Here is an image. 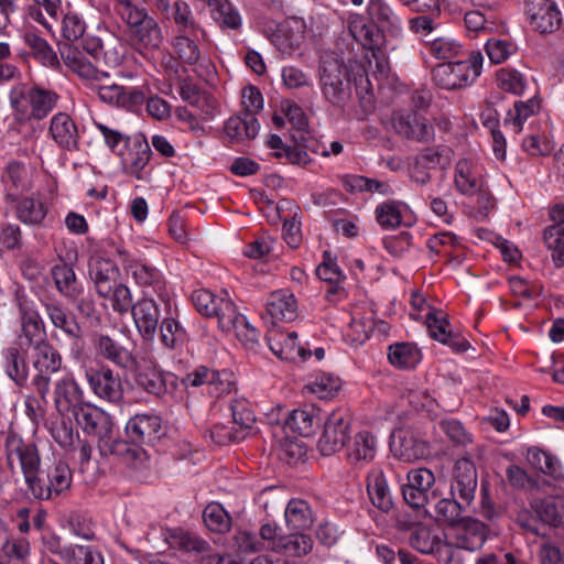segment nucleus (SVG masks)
Segmentation results:
<instances>
[{"mask_svg": "<svg viewBox=\"0 0 564 564\" xmlns=\"http://www.w3.org/2000/svg\"><path fill=\"white\" fill-rule=\"evenodd\" d=\"M131 315L141 337L152 340L161 318L158 303L153 299L144 296L133 304Z\"/></svg>", "mask_w": 564, "mask_h": 564, "instance_id": "bb28decb", "label": "nucleus"}, {"mask_svg": "<svg viewBox=\"0 0 564 564\" xmlns=\"http://www.w3.org/2000/svg\"><path fill=\"white\" fill-rule=\"evenodd\" d=\"M54 404L61 415L73 413L75 416L79 408L87 405L84 401V393L79 384L72 377H64L54 386Z\"/></svg>", "mask_w": 564, "mask_h": 564, "instance_id": "5701e85b", "label": "nucleus"}, {"mask_svg": "<svg viewBox=\"0 0 564 564\" xmlns=\"http://www.w3.org/2000/svg\"><path fill=\"white\" fill-rule=\"evenodd\" d=\"M318 410L314 405H307L294 410L286 420V426L301 436H311L319 423Z\"/></svg>", "mask_w": 564, "mask_h": 564, "instance_id": "37998d69", "label": "nucleus"}, {"mask_svg": "<svg viewBox=\"0 0 564 564\" xmlns=\"http://www.w3.org/2000/svg\"><path fill=\"white\" fill-rule=\"evenodd\" d=\"M214 19L221 28L238 30L241 26V17L228 0H214Z\"/></svg>", "mask_w": 564, "mask_h": 564, "instance_id": "338daca9", "label": "nucleus"}, {"mask_svg": "<svg viewBox=\"0 0 564 564\" xmlns=\"http://www.w3.org/2000/svg\"><path fill=\"white\" fill-rule=\"evenodd\" d=\"M127 31L132 46L138 50L156 51L164 42L159 22L150 14L127 26Z\"/></svg>", "mask_w": 564, "mask_h": 564, "instance_id": "6ab92c4d", "label": "nucleus"}, {"mask_svg": "<svg viewBox=\"0 0 564 564\" xmlns=\"http://www.w3.org/2000/svg\"><path fill=\"white\" fill-rule=\"evenodd\" d=\"M306 32L304 19L291 17L285 19L272 35V43L283 54L291 55L300 47Z\"/></svg>", "mask_w": 564, "mask_h": 564, "instance_id": "a878e982", "label": "nucleus"}, {"mask_svg": "<svg viewBox=\"0 0 564 564\" xmlns=\"http://www.w3.org/2000/svg\"><path fill=\"white\" fill-rule=\"evenodd\" d=\"M470 505H463L462 499L457 497L441 499L435 505V513L440 522L448 525L463 524L460 533H473L474 541L471 543H462V546L473 551L481 546L485 541L484 525L476 520L465 518L463 513Z\"/></svg>", "mask_w": 564, "mask_h": 564, "instance_id": "423d86ee", "label": "nucleus"}, {"mask_svg": "<svg viewBox=\"0 0 564 564\" xmlns=\"http://www.w3.org/2000/svg\"><path fill=\"white\" fill-rule=\"evenodd\" d=\"M267 312L274 319L291 322L297 316V302L289 290H278L269 295Z\"/></svg>", "mask_w": 564, "mask_h": 564, "instance_id": "58836bf2", "label": "nucleus"}, {"mask_svg": "<svg viewBox=\"0 0 564 564\" xmlns=\"http://www.w3.org/2000/svg\"><path fill=\"white\" fill-rule=\"evenodd\" d=\"M410 544L423 554L441 553L444 547L442 539L426 527H419L411 533Z\"/></svg>", "mask_w": 564, "mask_h": 564, "instance_id": "5fc2aeb1", "label": "nucleus"}, {"mask_svg": "<svg viewBox=\"0 0 564 564\" xmlns=\"http://www.w3.org/2000/svg\"><path fill=\"white\" fill-rule=\"evenodd\" d=\"M478 485L475 464L466 457L458 459L453 468L451 495L462 499L463 505H471Z\"/></svg>", "mask_w": 564, "mask_h": 564, "instance_id": "dca6fc26", "label": "nucleus"}, {"mask_svg": "<svg viewBox=\"0 0 564 564\" xmlns=\"http://www.w3.org/2000/svg\"><path fill=\"white\" fill-rule=\"evenodd\" d=\"M285 521L291 531H305L314 522L310 505L302 499H292L285 508Z\"/></svg>", "mask_w": 564, "mask_h": 564, "instance_id": "a18cd8bd", "label": "nucleus"}, {"mask_svg": "<svg viewBox=\"0 0 564 564\" xmlns=\"http://www.w3.org/2000/svg\"><path fill=\"white\" fill-rule=\"evenodd\" d=\"M319 84L323 96L334 107L344 108L351 98L349 68L336 57H327L322 62Z\"/></svg>", "mask_w": 564, "mask_h": 564, "instance_id": "39448f33", "label": "nucleus"}, {"mask_svg": "<svg viewBox=\"0 0 564 564\" xmlns=\"http://www.w3.org/2000/svg\"><path fill=\"white\" fill-rule=\"evenodd\" d=\"M115 11L126 26L138 23L150 14L145 7V0H115Z\"/></svg>", "mask_w": 564, "mask_h": 564, "instance_id": "e2e57ef3", "label": "nucleus"}, {"mask_svg": "<svg viewBox=\"0 0 564 564\" xmlns=\"http://www.w3.org/2000/svg\"><path fill=\"white\" fill-rule=\"evenodd\" d=\"M213 317L217 318L223 332H231L238 324L245 322V316L237 312L234 302L225 297L218 299Z\"/></svg>", "mask_w": 564, "mask_h": 564, "instance_id": "4d7b16f0", "label": "nucleus"}, {"mask_svg": "<svg viewBox=\"0 0 564 564\" xmlns=\"http://www.w3.org/2000/svg\"><path fill=\"white\" fill-rule=\"evenodd\" d=\"M14 204V214L17 218L25 225H41L47 215V205L40 196H20Z\"/></svg>", "mask_w": 564, "mask_h": 564, "instance_id": "4c0bfd02", "label": "nucleus"}, {"mask_svg": "<svg viewBox=\"0 0 564 564\" xmlns=\"http://www.w3.org/2000/svg\"><path fill=\"white\" fill-rule=\"evenodd\" d=\"M480 52H468L463 59L437 64L432 69L434 84L445 90L462 89L471 85L482 68Z\"/></svg>", "mask_w": 564, "mask_h": 564, "instance_id": "20e7f679", "label": "nucleus"}, {"mask_svg": "<svg viewBox=\"0 0 564 564\" xmlns=\"http://www.w3.org/2000/svg\"><path fill=\"white\" fill-rule=\"evenodd\" d=\"M367 13L371 23L380 32L395 33L401 29V21L384 0H369Z\"/></svg>", "mask_w": 564, "mask_h": 564, "instance_id": "ea45409f", "label": "nucleus"}, {"mask_svg": "<svg viewBox=\"0 0 564 564\" xmlns=\"http://www.w3.org/2000/svg\"><path fill=\"white\" fill-rule=\"evenodd\" d=\"M435 476L427 468H413L406 474V484L402 485L404 501L413 509L425 507L434 498Z\"/></svg>", "mask_w": 564, "mask_h": 564, "instance_id": "f8f14e48", "label": "nucleus"}, {"mask_svg": "<svg viewBox=\"0 0 564 564\" xmlns=\"http://www.w3.org/2000/svg\"><path fill=\"white\" fill-rule=\"evenodd\" d=\"M391 452L404 462H414L429 455V445L419 438L412 431L398 430L392 433L390 441Z\"/></svg>", "mask_w": 564, "mask_h": 564, "instance_id": "393cba45", "label": "nucleus"}, {"mask_svg": "<svg viewBox=\"0 0 564 564\" xmlns=\"http://www.w3.org/2000/svg\"><path fill=\"white\" fill-rule=\"evenodd\" d=\"M367 494L373 507L388 513L394 506L388 478L381 468L373 467L367 475Z\"/></svg>", "mask_w": 564, "mask_h": 564, "instance_id": "7c9ffc66", "label": "nucleus"}, {"mask_svg": "<svg viewBox=\"0 0 564 564\" xmlns=\"http://www.w3.org/2000/svg\"><path fill=\"white\" fill-rule=\"evenodd\" d=\"M127 149V153L120 154L123 171L137 180H142V172L152 155L150 144L142 134H139L132 139Z\"/></svg>", "mask_w": 564, "mask_h": 564, "instance_id": "cd10ccee", "label": "nucleus"}, {"mask_svg": "<svg viewBox=\"0 0 564 564\" xmlns=\"http://www.w3.org/2000/svg\"><path fill=\"white\" fill-rule=\"evenodd\" d=\"M540 108V105L534 99L528 101H517L513 110H509L506 118L505 124L510 126L516 133L522 130L523 122L534 115Z\"/></svg>", "mask_w": 564, "mask_h": 564, "instance_id": "0e129e2a", "label": "nucleus"}, {"mask_svg": "<svg viewBox=\"0 0 564 564\" xmlns=\"http://www.w3.org/2000/svg\"><path fill=\"white\" fill-rule=\"evenodd\" d=\"M270 350L282 360L296 361L305 360L312 352L297 343V334L295 332L282 333L275 332L268 336Z\"/></svg>", "mask_w": 564, "mask_h": 564, "instance_id": "2f4dec72", "label": "nucleus"}, {"mask_svg": "<svg viewBox=\"0 0 564 564\" xmlns=\"http://www.w3.org/2000/svg\"><path fill=\"white\" fill-rule=\"evenodd\" d=\"M23 39L32 54L43 65L53 67L58 64L55 52L44 39L31 31L25 32Z\"/></svg>", "mask_w": 564, "mask_h": 564, "instance_id": "680f3d73", "label": "nucleus"}, {"mask_svg": "<svg viewBox=\"0 0 564 564\" xmlns=\"http://www.w3.org/2000/svg\"><path fill=\"white\" fill-rule=\"evenodd\" d=\"M187 333L174 317H164L160 325L161 343L169 349H174L185 343Z\"/></svg>", "mask_w": 564, "mask_h": 564, "instance_id": "bf43d9fd", "label": "nucleus"}, {"mask_svg": "<svg viewBox=\"0 0 564 564\" xmlns=\"http://www.w3.org/2000/svg\"><path fill=\"white\" fill-rule=\"evenodd\" d=\"M26 492L36 500H51L67 491L73 482L68 464L55 459L52 464L39 467L25 479Z\"/></svg>", "mask_w": 564, "mask_h": 564, "instance_id": "f03ea898", "label": "nucleus"}, {"mask_svg": "<svg viewBox=\"0 0 564 564\" xmlns=\"http://www.w3.org/2000/svg\"><path fill=\"white\" fill-rule=\"evenodd\" d=\"M4 453L8 467L20 469L24 479L41 464V454L34 440L24 438L10 430L4 438Z\"/></svg>", "mask_w": 564, "mask_h": 564, "instance_id": "0eeeda50", "label": "nucleus"}, {"mask_svg": "<svg viewBox=\"0 0 564 564\" xmlns=\"http://www.w3.org/2000/svg\"><path fill=\"white\" fill-rule=\"evenodd\" d=\"M9 99L15 120L23 123L45 118L56 106L58 96L43 88L18 85L11 89Z\"/></svg>", "mask_w": 564, "mask_h": 564, "instance_id": "7ed1b4c3", "label": "nucleus"}, {"mask_svg": "<svg viewBox=\"0 0 564 564\" xmlns=\"http://www.w3.org/2000/svg\"><path fill=\"white\" fill-rule=\"evenodd\" d=\"M95 350L98 357L122 369H130L135 364L132 352L108 335L97 336L95 339Z\"/></svg>", "mask_w": 564, "mask_h": 564, "instance_id": "72a5a7b5", "label": "nucleus"}, {"mask_svg": "<svg viewBox=\"0 0 564 564\" xmlns=\"http://www.w3.org/2000/svg\"><path fill=\"white\" fill-rule=\"evenodd\" d=\"M454 184L456 189L467 196L478 194L485 200L484 207H492L489 197L482 192L484 178L481 169L469 159H460L455 165Z\"/></svg>", "mask_w": 564, "mask_h": 564, "instance_id": "4468645a", "label": "nucleus"}, {"mask_svg": "<svg viewBox=\"0 0 564 564\" xmlns=\"http://www.w3.org/2000/svg\"><path fill=\"white\" fill-rule=\"evenodd\" d=\"M161 419L155 414L140 413L126 424V434L133 444H150L159 437Z\"/></svg>", "mask_w": 564, "mask_h": 564, "instance_id": "c85d7f7f", "label": "nucleus"}, {"mask_svg": "<svg viewBox=\"0 0 564 564\" xmlns=\"http://www.w3.org/2000/svg\"><path fill=\"white\" fill-rule=\"evenodd\" d=\"M19 310L21 314V334L14 344L25 349H33L47 341V334L40 314L26 307L23 303H19Z\"/></svg>", "mask_w": 564, "mask_h": 564, "instance_id": "4be33fe9", "label": "nucleus"}, {"mask_svg": "<svg viewBox=\"0 0 564 564\" xmlns=\"http://www.w3.org/2000/svg\"><path fill=\"white\" fill-rule=\"evenodd\" d=\"M140 444H129L126 441L115 440L113 435L106 443L98 445L102 455H116L121 457L126 463L133 464L142 460L145 452L139 446Z\"/></svg>", "mask_w": 564, "mask_h": 564, "instance_id": "8fccbe9b", "label": "nucleus"}, {"mask_svg": "<svg viewBox=\"0 0 564 564\" xmlns=\"http://www.w3.org/2000/svg\"><path fill=\"white\" fill-rule=\"evenodd\" d=\"M350 424L351 416L345 409L335 410L328 415L317 445L322 455H334L347 445Z\"/></svg>", "mask_w": 564, "mask_h": 564, "instance_id": "9d476101", "label": "nucleus"}, {"mask_svg": "<svg viewBox=\"0 0 564 564\" xmlns=\"http://www.w3.org/2000/svg\"><path fill=\"white\" fill-rule=\"evenodd\" d=\"M278 547L290 556H304L313 549V540L304 531H293L279 539Z\"/></svg>", "mask_w": 564, "mask_h": 564, "instance_id": "6e6d98bb", "label": "nucleus"}, {"mask_svg": "<svg viewBox=\"0 0 564 564\" xmlns=\"http://www.w3.org/2000/svg\"><path fill=\"white\" fill-rule=\"evenodd\" d=\"M74 417L86 434L98 438V445L108 442L113 435L110 415L90 403L79 408Z\"/></svg>", "mask_w": 564, "mask_h": 564, "instance_id": "2eb2a0df", "label": "nucleus"}, {"mask_svg": "<svg viewBox=\"0 0 564 564\" xmlns=\"http://www.w3.org/2000/svg\"><path fill=\"white\" fill-rule=\"evenodd\" d=\"M349 32L357 42L371 52L368 62L370 67L375 68V73L381 77H387L390 72V64L386 52L382 50L386 41L384 34L375 26L366 25L361 20L352 21L349 24Z\"/></svg>", "mask_w": 564, "mask_h": 564, "instance_id": "1a4fd4ad", "label": "nucleus"}, {"mask_svg": "<svg viewBox=\"0 0 564 564\" xmlns=\"http://www.w3.org/2000/svg\"><path fill=\"white\" fill-rule=\"evenodd\" d=\"M171 17L178 26L180 33H194L195 35H202V39H206V31L195 22L192 10L185 1L174 2Z\"/></svg>", "mask_w": 564, "mask_h": 564, "instance_id": "864d4df0", "label": "nucleus"}, {"mask_svg": "<svg viewBox=\"0 0 564 564\" xmlns=\"http://www.w3.org/2000/svg\"><path fill=\"white\" fill-rule=\"evenodd\" d=\"M203 40L202 35L194 33H180L173 41V48L180 59L188 65L196 64L200 57L198 42Z\"/></svg>", "mask_w": 564, "mask_h": 564, "instance_id": "603ef678", "label": "nucleus"}, {"mask_svg": "<svg viewBox=\"0 0 564 564\" xmlns=\"http://www.w3.org/2000/svg\"><path fill=\"white\" fill-rule=\"evenodd\" d=\"M525 13L531 26L541 34L556 31L562 22L561 12L553 0H525Z\"/></svg>", "mask_w": 564, "mask_h": 564, "instance_id": "f3484780", "label": "nucleus"}, {"mask_svg": "<svg viewBox=\"0 0 564 564\" xmlns=\"http://www.w3.org/2000/svg\"><path fill=\"white\" fill-rule=\"evenodd\" d=\"M426 326L429 334L435 340L449 346L456 352H464L468 349L469 343L457 333H453L447 318L437 312L426 314Z\"/></svg>", "mask_w": 564, "mask_h": 564, "instance_id": "c756f323", "label": "nucleus"}, {"mask_svg": "<svg viewBox=\"0 0 564 564\" xmlns=\"http://www.w3.org/2000/svg\"><path fill=\"white\" fill-rule=\"evenodd\" d=\"M162 538L172 549L198 554L207 553L210 550L208 542L181 528L163 530Z\"/></svg>", "mask_w": 564, "mask_h": 564, "instance_id": "e433bc0d", "label": "nucleus"}, {"mask_svg": "<svg viewBox=\"0 0 564 564\" xmlns=\"http://www.w3.org/2000/svg\"><path fill=\"white\" fill-rule=\"evenodd\" d=\"M28 349L15 344L3 351L6 372L18 386L22 387L28 380L29 368L24 358Z\"/></svg>", "mask_w": 564, "mask_h": 564, "instance_id": "c03bdc74", "label": "nucleus"}, {"mask_svg": "<svg viewBox=\"0 0 564 564\" xmlns=\"http://www.w3.org/2000/svg\"><path fill=\"white\" fill-rule=\"evenodd\" d=\"M134 382L139 389L158 399H162L176 387V378L173 373L152 366L140 368L135 373Z\"/></svg>", "mask_w": 564, "mask_h": 564, "instance_id": "aec40b11", "label": "nucleus"}, {"mask_svg": "<svg viewBox=\"0 0 564 564\" xmlns=\"http://www.w3.org/2000/svg\"><path fill=\"white\" fill-rule=\"evenodd\" d=\"M376 219L381 228L389 230L401 225L402 212L398 202H384L376 208Z\"/></svg>", "mask_w": 564, "mask_h": 564, "instance_id": "774afa93", "label": "nucleus"}, {"mask_svg": "<svg viewBox=\"0 0 564 564\" xmlns=\"http://www.w3.org/2000/svg\"><path fill=\"white\" fill-rule=\"evenodd\" d=\"M421 351L412 344L397 343L389 346V362L398 368H414L421 361Z\"/></svg>", "mask_w": 564, "mask_h": 564, "instance_id": "3c124183", "label": "nucleus"}, {"mask_svg": "<svg viewBox=\"0 0 564 564\" xmlns=\"http://www.w3.org/2000/svg\"><path fill=\"white\" fill-rule=\"evenodd\" d=\"M339 388L340 379L330 373L316 376L313 381L305 386V389L316 394L319 399L333 398Z\"/></svg>", "mask_w": 564, "mask_h": 564, "instance_id": "69168bd1", "label": "nucleus"}, {"mask_svg": "<svg viewBox=\"0 0 564 564\" xmlns=\"http://www.w3.org/2000/svg\"><path fill=\"white\" fill-rule=\"evenodd\" d=\"M118 254L122 257L124 269L139 286L151 288L159 294L164 290L165 280L160 270L143 261L130 258L126 250L118 249Z\"/></svg>", "mask_w": 564, "mask_h": 564, "instance_id": "b1692460", "label": "nucleus"}, {"mask_svg": "<svg viewBox=\"0 0 564 564\" xmlns=\"http://www.w3.org/2000/svg\"><path fill=\"white\" fill-rule=\"evenodd\" d=\"M48 133L61 149L67 151L78 149L79 133L74 120L68 113H55L51 119Z\"/></svg>", "mask_w": 564, "mask_h": 564, "instance_id": "473e14b6", "label": "nucleus"}, {"mask_svg": "<svg viewBox=\"0 0 564 564\" xmlns=\"http://www.w3.org/2000/svg\"><path fill=\"white\" fill-rule=\"evenodd\" d=\"M117 273L118 269L110 260L97 258L90 263L89 276L100 297L110 299L113 286L117 284Z\"/></svg>", "mask_w": 564, "mask_h": 564, "instance_id": "f704fd0d", "label": "nucleus"}, {"mask_svg": "<svg viewBox=\"0 0 564 564\" xmlns=\"http://www.w3.org/2000/svg\"><path fill=\"white\" fill-rule=\"evenodd\" d=\"M51 273L56 290L66 299L74 300L83 293L77 283L75 271L70 265L66 263L55 264Z\"/></svg>", "mask_w": 564, "mask_h": 564, "instance_id": "de8ad7c7", "label": "nucleus"}, {"mask_svg": "<svg viewBox=\"0 0 564 564\" xmlns=\"http://www.w3.org/2000/svg\"><path fill=\"white\" fill-rule=\"evenodd\" d=\"M6 202H17L32 187L31 171L19 161H11L1 173Z\"/></svg>", "mask_w": 564, "mask_h": 564, "instance_id": "412c9836", "label": "nucleus"}, {"mask_svg": "<svg viewBox=\"0 0 564 564\" xmlns=\"http://www.w3.org/2000/svg\"><path fill=\"white\" fill-rule=\"evenodd\" d=\"M181 98L188 105L197 108L207 117H213L216 109V100L206 91L200 90L189 80H183L180 86Z\"/></svg>", "mask_w": 564, "mask_h": 564, "instance_id": "49530a36", "label": "nucleus"}, {"mask_svg": "<svg viewBox=\"0 0 564 564\" xmlns=\"http://www.w3.org/2000/svg\"><path fill=\"white\" fill-rule=\"evenodd\" d=\"M527 460L533 468L554 479H562L564 476L560 460L551 453L539 447H530L528 449Z\"/></svg>", "mask_w": 564, "mask_h": 564, "instance_id": "09e8293b", "label": "nucleus"}, {"mask_svg": "<svg viewBox=\"0 0 564 564\" xmlns=\"http://www.w3.org/2000/svg\"><path fill=\"white\" fill-rule=\"evenodd\" d=\"M543 241L552 251V260L556 267H564V225L555 224L543 231Z\"/></svg>", "mask_w": 564, "mask_h": 564, "instance_id": "13d9d810", "label": "nucleus"}, {"mask_svg": "<svg viewBox=\"0 0 564 564\" xmlns=\"http://www.w3.org/2000/svg\"><path fill=\"white\" fill-rule=\"evenodd\" d=\"M452 161V150L445 145L426 148L416 154L409 166L410 178L424 186L432 180L431 171L447 169Z\"/></svg>", "mask_w": 564, "mask_h": 564, "instance_id": "9b49d317", "label": "nucleus"}, {"mask_svg": "<svg viewBox=\"0 0 564 564\" xmlns=\"http://www.w3.org/2000/svg\"><path fill=\"white\" fill-rule=\"evenodd\" d=\"M62 58L101 102L128 111H137L145 101V95L141 89L110 83L109 73L99 70L78 50L69 47L66 53H62Z\"/></svg>", "mask_w": 564, "mask_h": 564, "instance_id": "f257e3e1", "label": "nucleus"}, {"mask_svg": "<svg viewBox=\"0 0 564 564\" xmlns=\"http://www.w3.org/2000/svg\"><path fill=\"white\" fill-rule=\"evenodd\" d=\"M377 454V438L368 431L355 434L347 444L346 458L349 464L370 463Z\"/></svg>", "mask_w": 564, "mask_h": 564, "instance_id": "c9c22d12", "label": "nucleus"}, {"mask_svg": "<svg viewBox=\"0 0 564 564\" xmlns=\"http://www.w3.org/2000/svg\"><path fill=\"white\" fill-rule=\"evenodd\" d=\"M31 362L36 373L32 386L43 403H47L51 387V375L62 367V357L58 350L47 340L32 349Z\"/></svg>", "mask_w": 564, "mask_h": 564, "instance_id": "6e6552de", "label": "nucleus"}, {"mask_svg": "<svg viewBox=\"0 0 564 564\" xmlns=\"http://www.w3.org/2000/svg\"><path fill=\"white\" fill-rule=\"evenodd\" d=\"M563 498L549 496L530 501V508L539 521L550 527H557L562 521Z\"/></svg>", "mask_w": 564, "mask_h": 564, "instance_id": "79ce46f5", "label": "nucleus"}, {"mask_svg": "<svg viewBox=\"0 0 564 564\" xmlns=\"http://www.w3.org/2000/svg\"><path fill=\"white\" fill-rule=\"evenodd\" d=\"M206 527L216 533H225L231 527V518L218 502L208 503L203 511Z\"/></svg>", "mask_w": 564, "mask_h": 564, "instance_id": "052dcab7", "label": "nucleus"}, {"mask_svg": "<svg viewBox=\"0 0 564 564\" xmlns=\"http://www.w3.org/2000/svg\"><path fill=\"white\" fill-rule=\"evenodd\" d=\"M259 122L251 113L241 112L230 117L225 124L226 135L231 141L253 139L259 132Z\"/></svg>", "mask_w": 564, "mask_h": 564, "instance_id": "a19ab883", "label": "nucleus"}, {"mask_svg": "<svg viewBox=\"0 0 564 564\" xmlns=\"http://www.w3.org/2000/svg\"><path fill=\"white\" fill-rule=\"evenodd\" d=\"M86 379L98 398L111 403H119L123 399L121 378L109 367L87 371Z\"/></svg>", "mask_w": 564, "mask_h": 564, "instance_id": "a211bd4d", "label": "nucleus"}, {"mask_svg": "<svg viewBox=\"0 0 564 564\" xmlns=\"http://www.w3.org/2000/svg\"><path fill=\"white\" fill-rule=\"evenodd\" d=\"M391 124L395 133L399 135L421 142L431 143L435 138L433 124L414 111H397L392 115Z\"/></svg>", "mask_w": 564, "mask_h": 564, "instance_id": "ddd939ff", "label": "nucleus"}]
</instances>
